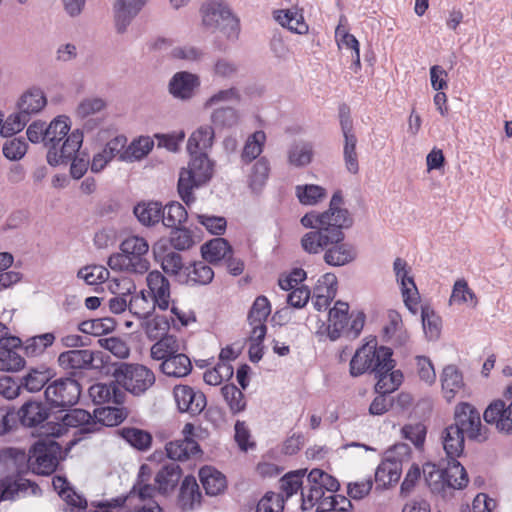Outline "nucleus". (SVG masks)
Here are the masks:
<instances>
[{"label":"nucleus","mask_w":512,"mask_h":512,"mask_svg":"<svg viewBox=\"0 0 512 512\" xmlns=\"http://www.w3.org/2000/svg\"><path fill=\"white\" fill-rule=\"evenodd\" d=\"M186 283L191 285H207L214 278V271L204 261L194 262L185 268Z\"/></svg>","instance_id":"c03bdc74"},{"label":"nucleus","mask_w":512,"mask_h":512,"mask_svg":"<svg viewBox=\"0 0 512 512\" xmlns=\"http://www.w3.org/2000/svg\"><path fill=\"white\" fill-rule=\"evenodd\" d=\"M89 395L95 404H121L124 394L114 383H95L89 388Z\"/></svg>","instance_id":"c756f323"},{"label":"nucleus","mask_w":512,"mask_h":512,"mask_svg":"<svg viewBox=\"0 0 512 512\" xmlns=\"http://www.w3.org/2000/svg\"><path fill=\"white\" fill-rule=\"evenodd\" d=\"M68 428H78V432L82 435L91 434L99 430L98 422L86 410L76 408L70 409L61 418V423L55 424L51 434L60 437L66 433Z\"/></svg>","instance_id":"ddd939ff"},{"label":"nucleus","mask_w":512,"mask_h":512,"mask_svg":"<svg viewBox=\"0 0 512 512\" xmlns=\"http://www.w3.org/2000/svg\"><path fill=\"white\" fill-rule=\"evenodd\" d=\"M221 393L232 413L236 414L244 410L246 406L244 394L237 386L225 385L221 388Z\"/></svg>","instance_id":"680f3d73"},{"label":"nucleus","mask_w":512,"mask_h":512,"mask_svg":"<svg viewBox=\"0 0 512 512\" xmlns=\"http://www.w3.org/2000/svg\"><path fill=\"white\" fill-rule=\"evenodd\" d=\"M452 425L457 426L471 441L483 443L489 438V429L482 424L479 411L468 402H460L455 406Z\"/></svg>","instance_id":"1a4fd4ad"},{"label":"nucleus","mask_w":512,"mask_h":512,"mask_svg":"<svg viewBox=\"0 0 512 512\" xmlns=\"http://www.w3.org/2000/svg\"><path fill=\"white\" fill-rule=\"evenodd\" d=\"M201 493L196 479L193 476H186L180 486L178 504L182 510H192L195 505L200 504Z\"/></svg>","instance_id":"e433bc0d"},{"label":"nucleus","mask_w":512,"mask_h":512,"mask_svg":"<svg viewBox=\"0 0 512 512\" xmlns=\"http://www.w3.org/2000/svg\"><path fill=\"white\" fill-rule=\"evenodd\" d=\"M149 294L161 310L169 308L171 292L169 280L158 270L150 271L146 277Z\"/></svg>","instance_id":"412c9836"},{"label":"nucleus","mask_w":512,"mask_h":512,"mask_svg":"<svg viewBox=\"0 0 512 512\" xmlns=\"http://www.w3.org/2000/svg\"><path fill=\"white\" fill-rule=\"evenodd\" d=\"M392 349L385 346L367 343L358 348L350 361V375L358 377L366 372L379 373L385 369H393L395 361Z\"/></svg>","instance_id":"39448f33"},{"label":"nucleus","mask_w":512,"mask_h":512,"mask_svg":"<svg viewBox=\"0 0 512 512\" xmlns=\"http://www.w3.org/2000/svg\"><path fill=\"white\" fill-rule=\"evenodd\" d=\"M163 217L162 223L169 228H176L184 223L187 219V211L179 202H170L162 207Z\"/></svg>","instance_id":"5fc2aeb1"},{"label":"nucleus","mask_w":512,"mask_h":512,"mask_svg":"<svg viewBox=\"0 0 512 512\" xmlns=\"http://www.w3.org/2000/svg\"><path fill=\"white\" fill-rule=\"evenodd\" d=\"M437 474L449 487L454 489L466 487L469 481L465 468L459 463L457 458L448 459L447 467L443 471L437 472Z\"/></svg>","instance_id":"c9c22d12"},{"label":"nucleus","mask_w":512,"mask_h":512,"mask_svg":"<svg viewBox=\"0 0 512 512\" xmlns=\"http://www.w3.org/2000/svg\"><path fill=\"white\" fill-rule=\"evenodd\" d=\"M181 350V344L179 339L174 335H167L157 340L150 349V354L154 360L168 359L179 353Z\"/></svg>","instance_id":"a19ab883"},{"label":"nucleus","mask_w":512,"mask_h":512,"mask_svg":"<svg viewBox=\"0 0 512 512\" xmlns=\"http://www.w3.org/2000/svg\"><path fill=\"white\" fill-rule=\"evenodd\" d=\"M271 313V305L267 297L258 296L248 313L249 324L266 322Z\"/></svg>","instance_id":"69168bd1"},{"label":"nucleus","mask_w":512,"mask_h":512,"mask_svg":"<svg viewBox=\"0 0 512 512\" xmlns=\"http://www.w3.org/2000/svg\"><path fill=\"white\" fill-rule=\"evenodd\" d=\"M182 434L183 439L170 441L165 446L168 458L174 461H185L201 452L199 444L194 439L195 427L192 423L184 425Z\"/></svg>","instance_id":"2eb2a0df"},{"label":"nucleus","mask_w":512,"mask_h":512,"mask_svg":"<svg viewBox=\"0 0 512 512\" xmlns=\"http://www.w3.org/2000/svg\"><path fill=\"white\" fill-rule=\"evenodd\" d=\"M134 214L145 226H153L163 217L162 205L159 202L140 203L135 206Z\"/></svg>","instance_id":"49530a36"},{"label":"nucleus","mask_w":512,"mask_h":512,"mask_svg":"<svg viewBox=\"0 0 512 512\" xmlns=\"http://www.w3.org/2000/svg\"><path fill=\"white\" fill-rule=\"evenodd\" d=\"M59 451L60 446L54 441H38L29 451L27 464L30 463L37 474L49 475L58 465Z\"/></svg>","instance_id":"f8f14e48"},{"label":"nucleus","mask_w":512,"mask_h":512,"mask_svg":"<svg viewBox=\"0 0 512 512\" xmlns=\"http://www.w3.org/2000/svg\"><path fill=\"white\" fill-rule=\"evenodd\" d=\"M443 449L448 459L458 458L464 451L465 436L457 426L450 424L441 434Z\"/></svg>","instance_id":"2f4dec72"},{"label":"nucleus","mask_w":512,"mask_h":512,"mask_svg":"<svg viewBox=\"0 0 512 512\" xmlns=\"http://www.w3.org/2000/svg\"><path fill=\"white\" fill-rule=\"evenodd\" d=\"M422 326L426 338L429 340L438 339L441 332V319L429 306L421 307Z\"/></svg>","instance_id":"6e6d98bb"},{"label":"nucleus","mask_w":512,"mask_h":512,"mask_svg":"<svg viewBox=\"0 0 512 512\" xmlns=\"http://www.w3.org/2000/svg\"><path fill=\"white\" fill-rule=\"evenodd\" d=\"M201 253L204 260L215 264L231 254V246L226 239L215 238L202 245Z\"/></svg>","instance_id":"ea45409f"},{"label":"nucleus","mask_w":512,"mask_h":512,"mask_svg":"<svg viewBox=\"0 0 512 512\" xmlns=\"http://www.w3.org/2000/svg\"><path fill=\"white\" fill-rule=\"evenodd\" d=\"M29 120L19 111L10 114L1 123L0 134L3 137H11L23 130Z\"/></svg>","instance_id":"338daca9"},{"label":"nucleus","mask_w":512,"mask_h":512,"mask_svg":"<svg viewBox=\"0 0 512 512\" xmlns=\"http://www.w3.org/2000/svg\"><path fill=\"white\" fill-rule=\"evenodd\" d=\"M241 99L240 92L235 87L221 89L208 97L203 103L204 109H212L210 114L211 125L218 129H231L240 123V113L232 106H224L225 103L236 102Z\"/></svg>","instance_id":"20e7f679"},{"label":"nucleus","mask_w":512,"mask_h":512,"mask_svg":"<svg viewBox=\"0 0 512 512\" xmlns=\"http://www.w3.org/2000/svg\"><path fill=\"white\" fill-rule=\"evenodd\" d=\"M46 104L47 99L44 92L39 88H31L19 98L17 109L30 121V118L41 112Z\"/></svg>","instance_id":"cd10ccee"},{"label":"nucleus","mask_w":512,"mask_h":512,"mask_svg":"<svg viewBox=\"0 0 512 512\" xmlns=\"http://www.w3.org/2000/svg\"><path fill=\"white\" fill-rule=\"evenodd\" d=\"M120 250V253L108 258L107 264L112 270L135 274H144L149 270L150 262L146 258L149 244L143 237H127L121 242Z\"/></svg>","instance_id":"f03ea898"},{"label":"nucleus","mask_w":512,"mask_h":512,"mask_svg":"<svg viewBox=\"0 0 512 512\" xmlns=\"http://www.w3.org/2000/svg\"><path fill=\"white\" fill-rule=\"evenodd\" d=\"M127 417V413L120 407H102L95 409L93 418L98 422L99 429L102 426L112 427L120 424Z\"/></svg>","instance_id":"8fccbe9b"},{"label":"nucleus","mask_w":512,"mask_h":512,"mask_svg":"<svg viewBox=\"0 0 512 512\" xmlns=\"http://www.w3.org/2000/svg\"><path fill=\"white\" fill-rule=\"evenodd\" d=\"M52 485L59 496L65 501L67 505L66 512H84L87 505L86 499L69 487L66 478L55 476L52 480Z\"/></svg>","instance_id":"bb28decb"},{"label":"nucleus","mask_w":512,"mask_h":512,"mask_svg":"<svg viewBox=\"0 0 512 512\" xmlns=\"http://www.w3.org/2000/svg\"><path fill=\"white\" fill-rule=\"evenodd\" d=\"M107 357L102 351L88 349H72L58 356V363L64 370H96L101 369Z\"/></svg>","instance_id":"9b49d317"},{"label":"nucleus","mask_w":512,"mask_h":512,"mask_svg":"<svg viewBox=\"0 0 512 512\" xmlns=\"http://www.w3.org/2000/svg\"><path fill=\"white\" fill-rule=\"evenodd\" d=\"M214 163L205 152L191 155L187 168H183L178 179V193L186 205L195 201L193 190L208 182L213 176Z\"/></svg>","instance_id":"7ed1b4c3"},{"label":"nucleus","mask_w":512,"mask_h":512,"mask_svg":"<svg viewBox=\"0 0 512 512\" xmlns=\"http://www.w3.org/2000/svg\"><path fill=\"white\" fill-rule=\"evenodd\" d=\"M199 86L200 79L196 74L180 71L172 76L168 88L174 98L188 100L193 97L195 90Z\"/></svg>","instance_id":"4be33fe9"},{"label":"nucleus","mask_w":512,"mask_h":512,"mask_svg":"<svg viewBox=\"0 0 512 512\" xmlns=\"http://www.w3.org/2000/svg\"><path fill=\"white\" fill-rule=\"evenodd\" d=\"M49 372L45 369H31L28 374L21 378L20 384L28 392L34 393L40 391L49 381Z\"/></svg>","instance_id":"4d7b16f0"},{"label":"nucleus","mask_w":512,"mask_h":512,"mask_svg":"<svg viewBox=\"0 0 512 512\" xmlns=\"http://www.w3.org/2000/svg\"><path fill=\"white\" fill-rule=\"evenodd\" d=\"M173 395L179 411L191 416L199 415L207 404L204 393L188 385H176Z\"/></svg>","instance_id":"f3484780"},{"label":"nucleus","mask_w":512,"mask_h":512,"mask_svg":"<svg viewBox=\"0 0 512 512\" xmlns=\"http://www.w3.org/2000/svg\"><path fill=\"white\" fill-rule=\"evenodd\" d=\"M346 227L322 226L318 230H312L303 235L301 246L309 254H318L325 252L331 243L344 240L343 229Z\"/></svg>","instance_id":"4468645a"},{"label":"nucleus","mask_w":512,"mask_h":512,"mask_svg":"<svg viewBox=\"0 0 512 512\" xmlns=\"http://www.w3.org/2000/svg\"><path fill=\"white\" fill-rule=\"evenodd\" d=\"M83 139L84 135L80 129L69 131L65 138L57 145L56 159H47L48 164L53 167L62 164L67 165L73 156L79 152Z\"/></svg>","instance_id":"aec40b11"},{"label":"nucleus","mask_w":512,"mask_h":512,"mask_svg":"<svg viewBox=\"0 0 512 512\" xmlns=\"http://www.w3.org/2000/svg\"><path fill=\"white\" fill-rule=\"evenodd\" d=\"M441 384L444 397L447 401H451L464 387L462 373L454 365L446 366L442 371Z\"/></svg>","instance_id":"58836bf2"},{"label":"nucleus","mask_w":512,"mask_h":512,"mask_svg":"<svg viewBox=\"0 0 512 512\" xmlns=\"http://www.w3.org/2000/svg\"><path fill=\"white\" fill-rule=\"evenodd\" d=\"M113 377L119 385L135 396L144 394L155 383L153 371L141 364L121 363L115 368Z\"/></svg>","instance_id":"6e6552de"},{"label":"nucleus","mask_w":512,"mask_h":512,"mask_svg":"<svg viewBox=\"0 0 512 512\" xmlns=\"http://www.w3.org/2000/svg\"><path fill=\"white\" fill-rule=\"evenodd\" d=\"M305 472L306 470L289 472L280 479V489L287 499L304 488L303 477Z\"/></svg>","instance_id":"bf43d9fd"},{"label":"nucleus","mask_w":512,"mask_h":512,"mask_svg":"<svg viewBox=\"0 0 512 512\" xmlns=\"http://www.w3.org/2000/svg\"><path fill=\"white\" fill-rule=\"evenodd\" d=\"M44 395L51 407L67 408L77 404L81 387L73 378H59L46 386Z\"/></svg>","instance_id":"9d476101"},{"label":"nucleus","mask_w":512,"mask_h":512,"mask_svg":"<svg viewBox=\"0 0 512 512\" xmlns=\"http://www.w3.org/2000/svg\"><path fill=\"white\" fill-rule=\"evenodd\" d=\"M161 371L169 376L181 378L189 375L192 370V363L190 358L184 353H177L176 355L164 359L161 363Z\"/></svg>","instance_id":"4c0bfd02"},{"label":"nucleus","mask_w":512,"mask_h":512,"mask_svg":"<svg viewBox=\"0 0 512 512\" xmlns=\"http://www.w3.org/2000/svg\"><path fill=\"white\" fill-rule=\"evenodd\" d=\"M20 346L18 337L0 338V371H18L24 367L25 360L17 351Z\"/></svg>","instance_id":"6ab92c4d"},{"label":"nucleus","mask_w":512,"mask_h":512,"mask_svg":"<svg viewBox=\"0 0 512 512\" xmlns=\"http://www.w3.org/2000/svg\"><path fill=\"white\" fill-rule=\"evenodd\" d=\"M313 146L309 142L299 141L290 146L287 151L288 163L293 167H305L313 159Z\"/></svg>","instance_id":"79ce46f5"},{"label":"nucleus","mask_w":512,"mask_h":512,"mask_svg":"<svg viewBox=\"0 0 512 512\" xmlns=\"http://www.w3.org/2000/svg\"><path fill=\"white\" fill-rule=\"evenodd\" d=\"M55 340L52 333H44L28 339L24 346V351L27 356H38L42 354L47 347L51 346Z\"/></svg>","instance_id":"e2e57ef3"},{"label":"nucleus","mask_w":512,"mask_h":512,"mask_svg":"<svg viewBox=\"0 0 512 512\" xmlns=\"http://www.w3.org/2000/svg\"><path fill=\"white\" fill-rule=\"evenodd\" d=\"M343 197L340 191H336L329 204V209L323 213L310 212L301 218V224L306 228L315 230L322 226L351 227L353 219L347 209L341 208Z\"/></svg>","instance_id":"0eeeda50"},{"label":"nucleus","mask_w":512,"mask_h":512,"mask_svg":"<svg viewBox=\"0 0 512 512\" xmlns=\"http://www.w3.org/2000/svg\"><path fill=\"white\" fill-rule=\"evenodd\" d=\"M154 143L149 137H140L126 146L122 154L123 162H134L144 158L153 148Z\"/></svg>","instance_id":"3c124183"},{"label":"nucleus","mask_w":512,"mask_h":512,"mask_svg":"<svg viewBox=\"0 0 512 512\" xmlns=\"http://www.w3.org/2000/svg\"><path fill=\"white\" fill-rule=\"evenodd\" d=\"M120 436L133 448L146 451L151 447L152 435L143 429L136 427H123L119 430Z\"/></svg>","instance_id":"a18cd8bd"},{"label":"nucleus","mask_w":512,"mask_h":512,"mask_svg":"<svg viewBox=\"0 0 512 512\" xmlns=\"http://www.w3.org/2000/svg\"><path fill=\"white\" fill-rule=\"evenodd\" d=\"M377 383L375 390L379 394H389L395 391L403 381V374L400 370L383 369L375 374Z\"/></svg>","instance_id":"37998d69"},{"label":"nucleus","mask_w":512,"mask_h":512,"mask_svg":"<svg viewBox=\"0 0 512 512\" xmlns=\"http://www.w3.org/2000/svg\"><path fill=\"white\" fill-rule=\"evenodd\" d=\"M296 196L301 204L315 205L325 198L326 191L323 187L313 184L296 186Z\"/></svg>","instance_id":"13d9d810"},{"label":"nucleus","mask_w":512,"mask_h":512,"mask_svg":"<svg viewBox=\"0 0 512 512\" xmlns=\"http://www.w3.org/2000/svg\"><path fill=\"white\" fill-rule=\"evenodd\" d=\"M273 18L282 27L296 34H306L309 30L302 14L289 9H280L273 12Z\"/></svg>","instance_id":"72a5a7b5"},{"label":"nucleus","mask_w":512,"mask_h":512,"mask_svg":"<svg viewBox=\"0 0 512 512\" xmlns=\"http://www.w3.org/2000/svg\"><path fill=\"white\" fill-rule=\"evenodd\" d=\"M284 496L274 492H267L258 502L256 512H283Z\"/></svg>","instance_id":"774afa93"},{"label":"nucleus","mask_w":512,"mask_h":512,"mask_svg":"<svg viewBox=\"0 0 512 512\" xmlns=\"http://www.w3.org/2000/svg\"><path fill=\"white\" fill-rule=\"evenodd\" d=\"M348 310V303L343 301H337L334 307L329 310L326 330L330 340L335 341L345 335L349 322Z\"/></svg>","instance_id":"b1692460"},{"label":"nucleus","mask_w":512,"mask_h":512,"mask_svg":"<svg viewBox=\"0 0 512 512\" xmlns=\"http://www.w3.org/2000/svg\"><path fill=\"white\" fill-rule=\"evenodd\" d=\"M146 336L150 340H159L161 337L167 336L170 328L168 319L165 316H155L143 323Z\"/></svg>","instance_id":"052dcab7"},{"label":"nucleus","mask_w":512,"mask_h":512,"mask_svg":"<svg viewBox=\"0 0 512 512\" xmlns=\"http://www.w3.org/2000/svg\"><path fill=\"white\" fill-rule=\"evenodd\" d=\"M70 118L66 115L55 117L46 127V137H44V147L47 150V159H56L57 145L70 131Z\"/></svg>","instance_id":"a211bd4d"},{"label":"nucleus","mask_w":512,"mask_h":512,"mask_svg":"<svg viewBox=\"0 0 512 512\" xmlns=\"http://www.w3.org/2000/svg\"><path fill=\"white\" fill-rule=\"evenodd\" d=\"M199 478L206 494L210 496L222 493L227 485L226 477L210 466H205L200 469Z\"/></svg>","instance_id":"f704fd0d"},{"label":"nucleus","mask_w":512,"mask_h":512,"mask_svg":"<svg viewBox=\"0 0 512 512\" xmlns=\"http://www.w3.org/2000/svg\"><path fill=\"white\" fill-rule=\"evenodd\" d=\"M214 138V127L209 124L201 125L190 135L187 142V150L190 155L196 152H205L212 147Z\"/></svg>","instance_id":"473e14b6"},{"label":"nucleus","mask_w":512,"mask_h":512,"mask_svg":"<svg viewBox=\"0 0 512 512\" xmlns=\"http://www.w3.org/2000/svg\"><path fill=\"white\" fill-rule=\"evenodd\" d=\"M357 137L344 138L343 159L347 171L351 174L359 172L358 154L356 152Z\"/></svg>","instance_id":"0e129e2a"},{"label":"nucleus","mask_w":512,"mask_h":512,"mask_svg":"<svg viewBox=\"0 0 512 512\" xmlns=\"http://www.w3.org/2000/svg\"><path fill=\"white\" fill-rule=\"evenodd\" d=\"M153 255L156 262L160 263L163 271L171 276H178L184 268L182 256L176 252L165 253L164 245L160 242L153 246Z\"/></svg>","instance_id":"7c9ffc66"},{"label":"nucleus","mask_w":512,"mask_h":512,"mask_svg":"<svg viewBox=\"0 0 512 512\" xmlns=\"http://www.w3.org/2000/svg\"><path fill=\"white\" fill-rule=\"evenodd\" d=\"M49 409L41 401H27L17 411V418L25 427H37L48 419Z\"/></svg>","instance_id":"393cba45"},{"label":"nucleus","mask_w":512,"mask_h":512,"mask_svg":"<svg viewBox=\"0 0 512 512\" xmlns=\"http://www.w3.org/2000/svg\"><path fill=\"white\" fill-rule=\"evenodd\" d=\"M357 257V250L351 243L340 240L329 244L324 253L326 264L334 267H340L353 262Z\"/></svg>","instance_id":"5701e85b"},{"label":"nucleus","mask_w":512,"mask_h":512,"mask_svg":"<svg viewBox=\"0 0 512 512\" xmlns=\"http://www.w3.org/2000/svg\"><path fill=\"white\" fill-rule=\"evenodd\" d=\"M401 472L402 470L396 462L384 458L375 471V481L378 485L387 487L400 479Z\"/></svg>","instance_id":"de8ad7c7"},{"label":"nucleus","mask_w":512,"mask_h":512,"mask_svg":"<svg viewBox=\"0 0 512 512\" xmlns=\"http://www.w3.org/2000/svg\"><path fill=\"white\" fill-rule=\"evenodd\" d=\"M202 23L205 27L219 30L229 40L238 39L240 24L229 7L219 1H209L201 7Z\"/></svg>","instance_id":"423d86ee"},{"label":"nucleus","mask_w":512,"mask_h":512,"mask_svg":"<svg viewBox=\"0 0 512 512\" xmlns=\"http://www.w3.org/2000/svg\"><path fill=\"white\" fill-rule=\"evenodd\" d=\"M270 173V163L266 157H260L254 163L249 175L250 188L258 192L265 185Z\"/></svg>","instance_id":"603ef678"},{"label":"nucleus","mask_w":512,"mask_h":512,"mask_svg":"<svg viewBox=\"0 0 512 512\" xmlns=\"http://www.w3.org/2000/svg\"><path fill=\"white\" fill-rule=\"evenodd\" d=\"M483 419L487 424L494 425L501 433H512V401L493 400L484 410Z\"/></svg>","instance_id":"dca6fc26"},{"label":"nucleus","mask_w":512,"mask_h":512,"mask_svg":"<svg viewBox=\"0 0 512 512\" xmlns=\"http://www.w3.org/2000/svg\"><path fill=\"white\" fill-rule=\"evenodd\" d=\"M266 141V134L259 130L250 135L244 145L241 153V161L245 164L257 159L263 151Z\"/></svg>","instance_id":"09e8293b"},{"label":"nucleus","mask_w":512,"mask_h":512,"mask_svg":"<svg viewBox=\"0 0 512 512\" xmlns=\"http://www.w3.org/2000/svg\"><path fill=\"white\" fill-rule=\"evenodd\" d=\"M27 471V454L18 448L0 450V501L36 495L39 487L21 476Z\"/></svg>","instance_id":"f257e3e1"},{"label":"nucleus","mask_w":512,"mask_h":512,"mask_svg":"<svg viewBox=\"0 0 512 512\" xmlns=\"http://www.w3.org/2000/svg\"><path fill=\"white\" fill-rule=\"evenodd\" d=\"M181 473V468L176 463L162 466L155 476L158 493L166 496L173 492L181 478Z\"/></svg>","instance_id":"c85d7f7f"},{"label":"nucleus","mask_w":512,"mask_h":512,"mask_svg":"<svg viewBox=\"0 0 512 512\" xmlns=\"http://www.w3.org/2000/svg\"><path fill=\"white\" fill-rule=\"evenodd\" d=\"M157 306L154 301L141 291L135 295L129 294V311L138 318H147Z\"/></svg>","instance_id":"864d4df0"},{"label":"nucleus","mask_w":512,"mask_h":512,"mask_svg":"<svg viewBox=\"0 0 512 512\" xmlns=\"http://www.w3.org/2000/svg\"><path fill=\"white\" fill-rule=\"evenodd\" d=\"M147 0H116L114 3L115 23L119 33L126 30L132 19L139 13Z\"/></svg>","instance_id":"a878e982"}]
</instances>
